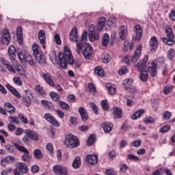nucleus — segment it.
Instances as JSON below:
<instances>
[{"mask_svg": "<svg viewBox=\"0 0 175 175\" xmlns=\"http://www.w3.org/2000/svg\"><path fill=\"white\" fill-rule=\"evenodd\" d=\"M8 121L12 124H20V120H18V118L14 117V116H10L8 118Z\"/></svg>", "mask_w": 175, "mask_h": 175, "instance_id": "53", "label": "nucleus"}, {"mask_svg": "<svg viewBox=\"0 0 175 175\" xmlns=\"http://www.w3.org/2000/svg\"><path fill=\"white\" fill-rule=\"evenodd\" d=\"M44 118L46 120V121H49L51 124L53 125H55V126H57V128L59 127V122L53 116V115L50 113H45L44 114Z\"/></svg>", "mask_w": 175, "mask_h": 175, "instance_id": "12", "label": "nucleus"}, {"mask_svg": "<svg viewBox=\"0 0 175 175\" xmlns=\"http://www.w3.org/2000/svg\"><path fill=\"white\" fill-rule=\"evenodd\" d=\"M113 118L116 120H118L120 118H122L123 112L121 108H119L117 106L113 107V113H112Z\"/></svg>", "mask_w": 175, "mask_h": 175, "instance_id": "14", "label": "nucleus"}, {"mask_svg": "<svg viewBox=\"0 0 175 175\" xmlns=\"http://www.w3.org/2000/svg\"><path fill=\"white\" fill-rule=\"evenodd\" d=\"M146 68L148 70H146L148 72H150V76L152 77H155L157 76V70H158V64L154 62V60H151L147 64L146 62Z\"/></svg>", "mask_w": 175, "mask_h": 175, "instance_id": "8", "label": "nucleus"}, {"mask_svg": "<svg viewBox=\"0 0 175 175\" xmlns=\"http://www.w3.org/2000/svg\"><path fill=\"white\" fill-rule=\"evenodd\" d=\"M59 62L60 66L64 69L68 68V65H73L75 64V59L73 58V55H72V52L69 47L65 46L64 52L59 54Z\"/></svg>", "mask_w": 175, "mask_h": 175, "instance_id": "1", "label": "nucleus"}, {"mask_svg": "<svg viewBox=\"0 0 175 175\" xmlns=\"http://www.w3.org/2000/svg\"><path fill=\"white\" fill-rule=\"evenodd\" d=\"M5 87L11 94L14 95V96H16L18 99L21 98V94H20V92H18V91H17V90H16V88H14V87L12 86L9 83L6 84Z\"/></svg>", "mask_w": 175, "mask_h": 175, "instance_id": "19", "label": "nucleus"}, {"mask_svg": "<svg viewBox=\"0 0 175 175\" xmlns=\"http://www.w3.org/2000/svg\"><path fill=\"white\" fill-rule=\"evenodd\" d=\"M14 69H15L19 75H21V76H25V74H24V68L20 65V64L14 65Z\"/></svg>", "mask_w": 175, "mask_h": 175, "instance_id": "36", "label": "nucleus"}, {"mask_svg": "<svg viewBox=\"0 0 175 175\" xmlns=\"http://www.w3.org/2000/svg\"><path fill=\"white\" fill-rule=\"evenodd\" d=\"M142 46L141 45L138 46L134 52V55L131 59V61L134 63L137 62L139 59L140 58V55H142Z\"/></svg>", "mask_w": 175, "mask_h": 175, "instance_id": "15", "label": "nucleus"}, {"mask_svg": "<svg viewBox=\"0 0 175 175\" xmlns=\"http://www.w3.org/2000/svg\"><path fill=\"white\" fill-rule=\"evenodd\" d=\"M81 166V158L80 157H77L72 162L73 169H79Z\"/></svg>", "mask_w": 175, "mask_h": 175, "instance_id": "32", "label": "nucleus"}, {"mask_svg": "<svg viewBox=\"0 0 175 175\" xmlns=\"http://www.w3.org/2000/svg\"><path fill=\"white\" fill-rule=\"evenodd\" d=\"M106 25V18L101 17L98 19L97 29L100 31L103 28H105V25Z\"/></svg>", "mask_w": 175, "mask_h": 175, "instance_id": "28", "label": "nucleus"}, {"mask_svg": "<svg viewBox=\"0 0 175 175\" xmlns=\"http://www.w3.org/2000/svg\"><path fill=\"white\" fill-rule=\"evenodd\" d=\"M38 39L40 44L42 45V49H46V33L42 29L38 31Z\"/></svg>", "mask_w": 175, "mask_h": 175, "instance_id": "13", "label": "nucleus"}, {"mask_svg": "<svg viewBox=\"0 0 175 175\" xmlns=\"http://www.w3.org/2000/svg\"><path fill=\"white\" fill-rule=\"evenodd\" d=\"M167 55L170 61H173V59H174V49H170L167 52Z\"/></svg>", "mask_w": 175, "mask_h": 175, "instance_id": "50", "label": "nucleus"}, {"mask_svg": "<svg viewBox=\"0 0 175 175\" xmlns=\"http://www.w3.org/2000/svg\"><path fill=\"white\" fill-rule=\"evenodd\" d=\"M59 105L63 109V110H69L70 109V106L69 104L64 102V101H59Z\"/></svg>", "mask_w": 175, "mask_h": 175, "instance_id": "48", "label": "nucleus"}, {"mask_svg": "<svg viewBox=\"0 0 175 175\" xmlns=\"http://www.w3.org/2000/svg\"><path fill=\"white\" fill-rule=\"evenodd\" d=\"M4 109L6 111L10 113V114H14L16 113V108L10 103H5L4 104Z\"/></svg>", "mask_w": 175, "mask_h": 175, "instance_id": "24", "label": "nucleus"}, {"mask_svg": "<svg viewBox=\"0 0 175 175\" xmlns=\"http://www.w3.org/2000/svg\"><path fill=\"white\" fill-rule=\"evenodd\" d=\"M10 40H12V38L10 37V31L7 29L3 31V33L1 37H0V42L3 44H9L10 43Z\"/></svg>", "mask_w": 175, "mask_h": 175, "instance_id": "10", "label": "nucleus"}, {"mask_svg": "<svg viewBox=\"0 0 175 175\" xmlns=\"http://www.w3.org/2000/svg\"><path fill=\"white\" fill-rule=\"evenodd\" d=\"M87 36H88V33L87 31H84L81 36V40L79 41V43H82V47L84 44H87L85 43V40H87Z\"/></svg>", "mask_w": 175, "mask_h": 175, "instance_id": "49", "label": "nucleus"}, {"mask_svg": "<svg viewBox=\"0 0 175 175\" xmlns=\"http://www.w3.org/2000/svg\"><path fill=\"white\" fill-rule=\"evenodd\" d=\"M86 162L89 165H96L98 163V156L96 154H88L86 156Z\"/></svg>", "mask_w": 175, "mask_h": 175, "instance_id": "16", "label": "nucleus"}, {"mask_svg": "<svg viewBox=\"0 0 175 175\" xmlns=\"http://www.w3.org/2000/svg\"><path fill=\"white\" fill-rule=\"evenodd\" d=\"M41 103L43 104V106H44V107H46V109H51V106H52L51 103H50L46 100H42Z\"/></svg>", "mask_w": 175, "mask_h": 175, "instance_id": "56", "label": "nucleus"}, {"mask_svg": "<svg viewBox=\"0 0 175 175\" xmlns=\"http://www.w3.org/2000/svg\"><path fill=\"white\" fill-rule=\"evenodd\" d=\"M148 62V55H146L144 59L137 64L139 70L141 71L139 79L141 81H147L148 80V71H147V62Z\"/></svg>", "mask_w": 175, "mask_h": 175, "instance_id": "2", "label": "nucleus"}, {"mask_svg": "<svg viewBox=\"0 0 175 175\" xmlns=\"http://www.w3.org/2000/svg\"><path fill=\"white\" fill-rule=\"evenodd\" d=\"M162 42L167 44V46H173L175 44L174 38H162Z\"/></svg>", "mask_w": 175, "mask_h": 175, "instance_id": "35", "label": "nucleus"}, {"mask_svg": "<svg viewBox=\"0 0 175 175\" xmlns=\"http://www.w3.org/2000/svg\"><path fill=\"white\" fill-rule=\"evenodd\" d=\"M165 33L167 38L174 39V33H173V29L172 28V26L166 27Z\"/></svg>", "mask_w": 175, "mask_h": 175, "instance_id": "33", "label": "nucleus"}, {"mask_svg": "<svg viewBox=\"0 0 175 175\" xmlns=\"http://www.w3.org/2000/svg\"><path fill=\"white\" fill-rule=\"evenodd\" d=\"M88 36L90 42H95V40H98L100 38L99 32H98V31L89 33Z\"/></svg>", "mask_w": 175, "mask_h": 175, "instance_id": "31", "label": "nucleus"}, {"mask_svg": "<svg viewBox=\"0 0 175 175\" xmlns=\"http://www.w3.org/2000/svg\"><path fill=\"white\" fill-rule=\"evenodd\" d=\"M106 88H107L109 93L111 95H114V94H116V91H117V89H116V88L111 87V85H110V83H107Z\"/></svg>", "mask_w": 175, "mask_h": 175, "instance_id": "45", "label": "nucleus"}, {"mask_svg": "<svg viewBox=\"0 0 175 175\" xmlns=\"http://www.w3.org/2000/svg\"><path fill=\"white\" fill-rule=\"evenodd\" d=\"M0 62H1L2 65H3L9 72H12V73H16V70L14 69V67L9 64V61L3 59L2 60H0Z\"/></svg>", "mask_w": 175, "mask_h": 175, "instance_id": "22", "label": "nucleus"}, {"mask_svg": "<svg viewBox=\"0 0 175 175\" xmlns=\"http://www.w3.org/2000/svg\"><path fill=\"white\" fill-rule=\"evenodd\" d=\"M90 107H92L93 111L94 112V114H99V111H98V107L96 106V105H95L94 103H91Z\"/></svg>", "mask_w": 175, "mask_h": 175, "instance_id": "61", "label": "nucleus"}, {"mask_svg": "<svg viewBox=\"0 0 175 175\" xmlns=\"http://www.w3.org/2000/svg\"><path fill=\"white\" fill-rule=\"evenodd\" d=\"M144 112L145 111L143 109L137 111L134 114L131 116L132 120H137V118H140L142 115L144 114Z\"/></svg>", "mask_w": 175, "mask_h": 175, "instance_id": "34", "label": "nucleus"}, {"mask_svg": "<svg viewBox=\"0 0 175 175\" xmlns=\"http://www.w3.org/2000/svg\"><path fill=\"white\" fill-rule=\"evenodd\" d=\"M14 84H16V85H19L21 87L23 85V81H21V79L18 77H14L13 78Z\"/></svg>", "mask_w": 175, "mask_h": 175, "instance_id": "52", "label": "nucleus"}, {"mask_svg": "<svg viewBox=\"0 0 175 175\" xmlns=\"http://www.w3.org/2000/svg\"><path fill=\"white\" fill-rule=\"evenodd\" d=\"M101 127L105 133H109L113 130V124L109 122H104L102 123Z\"/></svg>", "mask_w": 175, "mask_h": 175, "instance_id": "18", "label": "nucleus"}, {"mask_svg": "<svg viewBox=\"0 0 175 175\" xmlns=\"http://www.w3.org/2000/svg\"><path fill=\"white\" fill-rule=\"evenodd\" d=\"M94 72L96 75H98V76H105L104 74V71L103 69H102V68H100V66H97L95 69H94Z\"/></svg>", "mask_w": 175, "mask_h": 175, "instance_id": "51", "label": "nucleus"}, {"mask_svg": "<svg viewBox=\"0 0 175 175\" xmlns=\"http://www.w3.org/2000/svg\"><path fill=\"white\" fill-rule=\"evenodd\" d=\"M17 33L20 38H18V42L20 43V44H23L24 42L23 41V37H21V35H23V29L21 27L17 28Z\"/></svg>", "mask_w": 175, "mask_h": 175, "instance_id": "40", "label": "nucleus"}, {"mask_svg": "<svg viewBox=\"0 0 175 175\" xmlns=\"http://www.w3.org/2000/svg\"><path fill=\"white\" fill-rule=\"evenodd\" d=\"M5 150H7V151H8L9 152H11L12 154L16 152V148L13 145H6Z\"/></svg>", "mask_w": 175, "mask_h": 175, "instance_id": "54", "label": "nucleus"}, {"mask_svg": "<svg viewBox=\"0 0 175 175\" xmlns=\"http://www.w3.org/2000/svg\"><path fill=\"white\" fill-rule=\"evenodd\" d=\"M18 58L22 64H24V62H28L30 66H35L33 57L27 51L19 52L18 53Z\"/></svg>", "mask_w": 175, "mask_h": 175, "instance_id": "4", "label": "nucleus"}, {"mask_svg": "<svg viewBox=\"0 0 175 175\" xmlns=\"http://www.w3.org/2000/svg\"><path fill=\"white\" fill-rule=\"evenodd\" d=\"M149 44H150L151 49H152L153 50H156V49H158V40H157V37L152 36L150 38Z\"/></svg>", "mask_w": 175, "mask_h": 175, "instance_id": "30", "label": "nucleus"}, {"mask_svg": "<svg viewBox=\"0 0 175 175\" xmlns=\"http://www.w3.org/2000/svg\"><path fill=\"white\" fill-rule=\"evenodd\" d=\"M128 49H130V50H132V44L129 43V41L126 40L124 41V48H123V51H126Z\"/></svg>", "mask_w": 175, "mask_h": 175, "instance_id": "55", "label": "nucleus"}, {"mask_svg": "<svg viewBox=\"0 0 175 175\" xmlns=\"http://www.w3.org/2000/svg\"><path fill=\"white\" fill-rule=\"evenodd\" d=\"M50 96L55 102H58V100H59V95L55 92H51L50 93Z\"/></svg>", "mask_w": 175, "mask_h": 175, "instance_id": "42", "label": "nucleus"}, {"mask_svg": "<svg viewBox=\"0 0 175 175\" xmlns=\"http://www.w3.org/2000/svg\"><path fill=\"white\" fill-rule=\"evenodd\" d=\"M110 42V36L108 33H104L101 40V46L103 47H107L109 42Z\"/></svg>", "mask_w": 175, "mask_h": 175, "instance_id": "26", "label": "nucleus"}, {"mask_svg": "<svg viewBox=\"0 0 175 175\" xmlns=\"http://www.w3.org/2000/svg\"><path fill=\"white\" fill-rule=\"evenodd\" d=\"M33 54L34 57H38L40 54H42V51L40 49V46L38 44H33L31 46Z\"/></svg>", "mask_w": 175, "mask_h": 175, "instance_id": "27", "label": "nucleus"}, {"mask_svg": "<svg viewBox=\"0 0 175 175\" xmlns=\"http://www.w3.org/2000/svg\"><path fill=\"white\" fill-rule=\"evenodd\" d=\"M172 91H173V86L170 85L168 87H165L163 92L164 94H165V95H167V94H170V92H172Z\"/></svg>", "mask_w": 175, "mask_h": 175, "instance_id": "63", "label": "nucleus"}, {"mask_svg": "<svg viewBox=\"0 0 175 175\" xmlns=\"http://www.w3.org/2000/svg\"><path fill=\"white\" fill-rule=\"evenodd\" d=\"M53 172L57 175H69L68 168L62 165H56L53 167Z\"/></svg>", "mask_w": 175, "mask_h": 175, "instance_id": "9", "label": "nucleus"}, {"mask_svg": "<svg viewBox=\"0 0 175 175\" xmlns=\"http://www.w3.org/2000/svg\"><path fill=\"white\" fill-rule=\"evenodd\" d=\"M14 146L16 147V148H17L18 150L23 153L22 155V159L24 162H29V161H31L32 157L29 155V151L27 150V148L19 145L17 143H14Z\"/></svg>", "mask_w": 175, "mask_h": 175, "instance_id": "5", "label": "nucleus"}, {"mask_svg": "<svg viewBox=\"0 0 175 175\" xmlns=\"http://www.w3.org/2000/svg\"><path fill=\"white\" fill-rule=\"evenodd\" d=\"M128 72V68L126 66H124L120 68L119 70L120 75H126Z\"/></svg>", "mask_w": 175, "mask_h": 175, "instance_id": "60", "label": "nucleus"}, {"mask_svg": "<svg viewBox=\"0 0 175 175\" xmlns=\"http://www.w3.org/2000/svg\"><path fill=\"white\" fill-rule=\"evenodd\" d=\"M144 122L146 124H152V123L155 122V119L151 118L150 116H148L145 118Z\"/></svg>", "mask_w": 175, "mask_h": 175, "instance_id": "62", "label": "nucleus"}, {"mask_svg": "<svg viewBox=\"0 0 175 175\" xmlns=\"http://www.w3.org/2000/svg\"><path fill=\"white\" fill-rule=\"evenodd\" d=\"M18 169L22 173H27V172H28V167L27 166V164L24 163H19Z\"/></svg>", "mask_w": 175, "mask_h": 175, "instance_id": "38", "label": "nucleus"}, {"mask_svg": "<svg viewBox=\"0 0 175 175\" xmlns=\"http://www.w3.org/2000/svg\"><path fill=\"white\" fill-rule=\"evenodd\" d=\"M88 88L90 92H96V88H95V85H94V83H90L88 85Z\"/></svg>", "mask_w": 175, "mask_h": 175, "instance_id": "57", "label": "nucleus"}, {"mask_svg": "<svg viewBox=\"0 0 175 175\" xmlns=\"http://www.w3.org/2000/svg\"><path fill=\"white\" fill-rule=\"evenodd\" d=\"M101 107L105 111H109V106L107 100H103L101 101Z\"/></svg>", "mask_w": 175, "mask_h": 175, "instance_id": "43", "label": "nucleus"}, {"mask_svg": "<svg viewBox=\"0 0 175 175\" xmlns=\"http://www.w3.org/2000/svg\"><path fill=\"white\" fill-rule=\"evenodd\" d=\"M31 98L29 97H23L22 98V102L25 106H27V107L31 106Z\"/></svg>", "mask_w": 175, "mask_h": 175, "instance_id": "41", "label": "nucleus"}, {"mask_svg": "<svg viewBox=\"0 0 175 175\" xmlns=\"http://www.w3.org/2000/svg\"><path fill=\"white\" fill-rule=\"evenodd\" d=\"M64 144L68 148H76L80 146V139L72 135L66 136Z\"/></svg>", "mask_w": 175, "mask_h": 175, "instance_id": "3", "label": "nucleus"}, {"mask_svg": "<svg viewBox=\"0 0 175 175\" xmlns=\"http://www.w3.org/2000/svg\"><path fill=\"white\" fill-rule=\"evenodd\" d=\"M95 142V135L92 134L90 135L88 140L87 142V146L88 147H91V146H92V144H94V142Z\"/></svg>", "mask_w": 175, "mask_h": 175, "instance_id": "44", "label": "nucleus"}, {"mask_svg": "<svg viewBox=\"0 0 175 175\" xmlns=\"http://www.w3.org/2000/svg\"><path fill=\"white\" fill-rule=\"evenodd\" d=\"M49 57L53 64L57 63V54H55L54 51H52L49 53Z\"/></svg>", "mask_w": 175, "mask_h": 175, "instance_id": "39", "label": "nucleus"}, {"mask_svg": "<svg viewBox=\"0 0 175 175\" xmlns=\"http://www.w3.org/2000/svg\"><path fill=\"white\" fill-rule=\"evenodd\" d=\"M135 31L136 33V40H140L143 36V29L139 25H136L135 26Z\"/></svg>", "mask_w": 175, "mask_h": 175, "instance_id": "23", "label": "nucleus"}, {"mask_svg": "<svg viewBox=\"0 0 175 175\" xmlns=\"http://www.w3.org/2000/svg\"><path fill=\"white\" fill-rule=\"evenodd\" d=\"M35 91L37 92V94H39V95H46V92L44 91V89H43V87L40 86V85H37L35 86Z\"/></svg>", "mask_w": 175, "mask_h": 175, "instance_id": "37", "label": "nucleus"}, {"mask_svg": "<svg viewBox=\"0 0 175 175\" xmlns=\"http://www.w3.org/2000/svg\"><path fill=\"white\" fill-rule=\"evenodd\" d=\"M169 131H170V125L169 124L163 126L159 129L160 133H166V132H169Z\"/></svg>", "mask_w": 175, "mask_h": 175, "instance_id": "47", "label": "nucleus"}, {"mask_svg": "<svg viewBox=\"0 0 175 175\" xmlns=\"http://www.w3.org/2000/svg\"><path fill=\"white\" fill-rule=\"evenodd\" d=\"M78 111L81 117L82 121H87V120H88V114L87 113V111H85L84 107H80Z\"/></svg>", "mask_w": 175, "mask_h": 175, "instance_id": "25", "label": "nucleus"}, {"mask_svg": "<svg viewBox=\"0 0 175 175\" xmlns=\"http://www.w3.org/2000/svg\"><path fill=\"white\" fill-rule=\"evenodd\" d=\"M128 35V29H126V27L124 25H121L120 28V39L122 40H125L126 39V36Z\"/></svg>", "mask_w": 175, "mask_h": 175, "instance_id": "21", "label": "nucleus"}, {"mask_svg": "<svg viewBox=\"0 0 175 175\" xmlns=\"http://www.w3.org/2000/svg\"><path fill=\"white\" fill-rule=\"evenodd\" d=\"M25 133L28 136L29 139H31V140H34L35 142H38V140H39V135L38 133L29 129L25 130Z\"/></svg>", "mask_w": 175, "mask_h": 175, "instance_id": "17", "label": "nucleus"}, {"mask_svg": "<svg viewBox=\"0 0 175 175\" xmlns=\"http://www.w3.org/2000/svg\"><path fill=\"white\" fill-rule=\"evenodd\" d=\"M34 157L37 159H41V158H43V154H42V151L39 149H36L33 151Z\"/></svg>", "mask_w": 175, "mask_h": 175, "instance_id": "46", "label": "nucleus"}, {"mask_svg": "<svg viewBox=\"0 0 175 175\" xmlns=\"http://www.w3.org/2000/svg\"><path fill=\"white\" fill-rule=\"evenodd\" d=\"M128 159L129 161H133L134 162H137V161H139V157L133 154H129L128 155Z\"/></svg>", "mask_w": 175, "mask_h": 175, "instance_id": "58", "label": "nucleus"}, {"mask_svg": "<svg viewBox=\"0 0 175 175\" xmlns=\"http://www.w3.org/2000/svg\"><path fill=\"white\" fill-rule=\"evenodd\" d=\"M24 133V129H23L21 127H18L15 130V135L16 136H21Z\"/></svg>", "mask_w": 175, "mask_h": 175, "instance_id": "59", "label": "nucleus"}, {"mask_svg": "<svg viewBox=\"0 0 175 175\" xmlns=\"http://www.w3.org/2000/svg\"><path fill=\"white\" fill-rule=\"evenodd\" d=\"M40 77L44 80L46 84H48L50 87H54V80H53V77H51L50 72H42Z\"/></svg>", "mask_w": 175, "mask_h": 175, "instance_id": "11", "label": "nucleus"}, {"mask_svg": "<svg viewBox=\"0 0 175 175\" xmlns=\"http://www.w3.org/2000/svg\"><path fill=\"white\" fill-rule=\"evenodd\" d=\"M8 51L10 61H16V47L14 45H10Z\"/></svg>", "mask_w": 175, "mask_h": 175, "instance_id": "20", "label": "nucleus"}, {"mask_svg": "<svg viewBox=\"0 0 175 175\" xmlns=\"http://www.w3.org/2000/svg\"><path fill=\"white\" fill-rule=\"evenodd\" d=\"M36 59L40 65H44V64L47 63V60H46V56L42 53L36 56Z\"/></svg>", "mask_w": 175, "mask_h": 175, "instance_id": "29", "label": "nucleus"}, {"mask_svg": "<svg viewBox=\"0 0 175 175\" xmlns=\"http://www.w3.org/2000/svg\"><path fill=\"white\" fill-rule=\"evenodd\" d=\"M83 51H82L84 58L86 59H91L92 58V54L94 49L90 44L86 43L83 45Z\"/></svg>", "mask_w": 175, "mask_h": 175, "instance_id": "7", "label": "nucleus"}, {"mask_svg": "<svg viewBox=\"0 0 175 175\" xmlns=\"http://www.w3.org/2000/svg\"><path fill=\"white\" fill-rule=\"evenodd\" d=\"M70 40H71L72 42H75L77 47H78V49H80V50L82 49L83 43H79V35H77V28H72V31L70 33Z\"/></svg>", "mask_w": 175, "mask_h": 175, "instance_id": "6", "label": "nucleus"}, {"mask_svg": "<svg viewBox=\"0 0 175 175\" xmlns=\"http://www.w3.org/2000/svg\"><path fill=\"white\" fill-rule=\"evenodd\" d=\"M120 170L123 173H126V170H128V165L126 164H121L120 165Z\"/></svg>", "mask_w": 175, "mask_h": 175, "instance_id": "64", "label": "nucleus"}]
</instances>
